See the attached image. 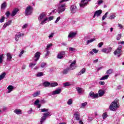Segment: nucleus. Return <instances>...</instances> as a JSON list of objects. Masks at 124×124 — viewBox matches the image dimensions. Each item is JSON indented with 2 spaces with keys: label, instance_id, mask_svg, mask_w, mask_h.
Masks as SVG:
<instances>
[{
  "label": "nucleus",
  "instance_id": "nucleus-1",
  "mask_svg": "<svg viewBox=\"0 0 124 124\" xmlns=\"http://www.w3.org/2000/svg\"><path fill=\"white\" fill-rule=\"evenodd\" d=\"M69 0H60L59 4L57 9V12L59 14H61V13H62V12L65 11V6L66 5L65 4H62V2H64L65 1H68Z\"/></svg>",
  "mask_w": 124,
  "mask_h": 124
},
{
  "label": "nucleus",
  "instance_id": "nucleus-2",
  "mask_svg": "<svg viewBox=\"0 0 124 124\" xmlns=\"http://www.w3.org/2000/svg\"><path fill=\"white\" fill-rule=\"evenodd\" d=\"M118 108H120V103H119V99H115L109 106V109L110 111H116Z\"/></svg>",
  "mask_w": 124,
  "mask_h": 124
},
{
  "label": "nucleus",
  "instance_id": "nucleus-3",
  "mask_svg": "<svg viewBox=\"0 0 124 124\" xmlns=\"http://www.w3.org/2000/svg\"><path fill=\"white\" fill-rule=\"evenodd\" d=\"M122 49H123V46L120 45L114 52V55H115V56H117L118 58H120V57L122 56V52H123Z\"/></svg>",
  "mask_w": 124,
  "mask_h": 124
},
{
  "label": "nucleus",
  "instance_id": "nucleus-4",
  "mask_svg": "<svg viewBox=\"0 0 124 124\" xmlns=\"http://www.w3.org/2000/svg\"><path fill=\"white\" fill-rule=\"evenodd\" d=\"M50 114V112H47L46 113H44L43 116L41 118L40 124H43V122H45V121L46 120L47 117H48V116H51Z\"/></svg>",
  "mask_w": 124,
  "mask_h": 124
},
{
  "label": "nucleus",
  "instance_id": "nucleus-5",
  "mask_svg": "<svg viewBox=\"0 0 124 124\" xmlns=\"http://www.w3.org/2000/svg\"><path fill=\"white\" fill-rule=\"evenodd\" d=\"M32 8L31 6H29L26 8L25 10V14L27 16L31 15L32 13Z\"/></svg>",
  "mask_w": 124,
  "mask_h": 124
},
{
  "label": "nucleus",
  "instance_id": "nucleus-6",
  "mask_svg": "<svg viewBox=\"0 0 124 124\" xmlns=\"http://www.w3.org/2000/svg\"><path fill=\"white\" fill-rule=\"evenodd\" d=\"M40 55H41L40 52H37L35 54L33 58H32V61H33V62H37V61H38V60H39V59L40 58Z\"/></svg>",
  "mask_w": 124,
  "mask_h": 124
},
{
  "label": "nucleus",
  "instance_id": "nucleus-7",
  "mask_svg": "<svg viewBox=\"0 0 124 124\" xmlns=\"http://www.w3.org/2000/svg\"><path fill=\"white\" fill-rule=\"evenodd\" d=\"M103 53H105L106 54H109V53H111L112 51V47H108V48H104L101 50Z\"/></svg>",
  "mask_w": 124,
  "mask_h": 124
},
{
  "label": "nucleus",
  "instance_id": "nucleus-8",
  "mask_svg": "<svg viewBox=\"0 0 124 124\" xmlns=\"http://www.w3.org/2000/svg\"><path fill=\"white\" fill-rule=\"evenodd\" d=\"M85 1H87V2H85ZM89 1H91V0H81V3L79 4L80 7L82 8L85 7V6L87 5L88 2H89Z\"/></svg>",
  "mask_w": 124,
  "mask_h": 124
},
{
  "label": "nucleus",
  "instance_id": "nucleus-9",
  "mask_svg": "<svg viewBox=\"0 0 124 124\" xmlns=\"http://www.w3.org/2000/svg\"><path fill=\"white\" fill-rule=\"evenodd\" d=\"M25 34L21 33L20 32H18L15 35V40L16 41H18L19 40V37H22V36H24Z\"/></svg>",
  "mask_w": 124,
  "mask_h": 124
},
{
  "label": "nucleus",
  "instance_id": "nucleus-10",
  "mask_svg": "<svg viewBox=\"0 0 124 124\" xmlns=\"http://www.w3.org/2000/svg\"><path fill=\"white\" fill-rule=\"evenodd\" d=\"M101 13H102V10H101L95 11L93 16V18H95V16L98 17V16H100V15H101Z\"/></svg>",
  "mask_w": 124,
  "mask_h": 124
},
{
  "label": "nucleus",
  "instance_id": "nucleus-11",
  "mask_svg": "<svg viewBox=\"0 0 124 124\" xmlns=\"http://www.w3.org/2000/svg\"><path fill=\"white\" fill-rule=\"evenodd\" d=\"M64 55H65V52L64 51L59 52L57 55V59H62Z\"/></svg>",
  "mask_w": 124,
  "mask_h": 124
},
{
  "label": "nucleus",
  "instance_id": "nucleus-12",
  "mask_svg": "<svg viewBox=\"0 0 124 124\" xmlns=\"http://www.w3.org/2000/svg\"><path fill=\"white\" fill-rule=\"evenodd\" d=\"M76 64V61H74L73 62L71 63L70 65V68L69 69H70L71 70H73L76 68V66L75 65Z\"/></svg>",
  "mask_w": 124,
  "mask_h": 124
},
{
  "label": "nucleus",
  "instance_id": "nucleus-13",
  "mask_svg": "<svg viewBox=\"0 0 124 124\" xmlns=\"http://www.w3.org/2000/svg\"><path fill=\"white\" fill-rule=\"evenodd\" d=\"M61 93H62V89L59 88L56 90L53 91L52 93V95H55L56 94H60Z\"/></svg>",
  "mask_w": 124,
  "mask_h": 124
},
{
  "label": "nucleus",
  "instance_id": "nucleus-14",
  "mask_svg": "<svg viewBox=\"0 0 124 124\" xmlns=\"http://www.w3.org/2000/svg\"><path fill=\"white\" fill-rule=\"evenodd\" d=\"M46 15H47V14H46V13H43L41 14L38 17V20L41 21L42 20V19H44V18H45V17H46Z\"/></svg>",
  "mask_w": 124,
  "mask_h": 124
},
{
  "label": "nucleus",
  "instance_id": "nucleus-15",
  "mask_svg": "<svg viewBox=\"0 0 124 124\" xmlns=\"http://www.w3.org/2000/svg\"><path fill=\"white\" fill-rule=\"evenodd\" d=\"M89 96L93 98H96V97H98V94H94V93L91 92L89 93Z\"/></svg>",
  "mask_w": 124,
  "mask_h": 124
},
{
  "label": "nucleus",
  "instance_id": "nucleus-16",
  "mask_svg": "<svg viewBox=\"0 0 124 124\" xmlns=\"http://www.w3.org/2000/svg\"><path fill=\"white\" fill-rule=\"evenodd\" d=\"M70 9L72 13H75L76 11H77V7L75 5H72L71 6Z\"/></svg>",
  "mask_w": 124,
  "mask_h": 124
},
{
  "label": "nucleus",
  "instance_id": "nucleus-17",
  "mask_svg": "<svg viewBox=\"0 0 124 124\" xmlns=\"http://www.w3.org/2000/svg\"><path fill=\"white\" fill-rule=\"evenodd\" d=\"M12 23V20H10L8 21V22L5 23L3 26V30H4V29H5L6 27H7L8 26H10Z\"/></svg>",
  "mask_w": 124,
  "mask_h": 124
},
{
  "label": "nucleus",
  "instance_id": "nucleus-18",
  "mask_svg": "<svg viewBox=\"0 0 124 124\" xmlns=\"http://www.w3.org/2000/svg\"><path fill=\"white\" fill-rule=\"evenodd\" d=\"M19 12V9L18 8H15L14 9L11 14L12 17H14L16 14H17V13Z\"/></svg>",
  "mask_w": 124,
  "mask_h": 124
},
{
  "label": "nucleus",
  "instance_id": "nucleus-19",
  "mask_svg": "<svg viewBox=\"0 0 124 124\" xmlns=\"http://www.w3.org/2000/svg\"><path fill=\"white\" fill-rule=\"evenodd\" d=\"M77 34V33L75 32H70L68 37L69 38H73V37H75V36Z\"/></svg>",
  "mask_w": 124,
  "mask_h": 124
},
{
  "label": "nucleus",
  "instance_id": "nucleus-20",
  "mask_svg": "<svg viewBox=\"0 0 124 124\" xmlns=\"http://www.w3.org/2000/svg\"><path fill=\"white\" fill-rule=\"evenodd\" d=\"M13 89H14V87H13V86L12 85H9L8 87H7V93H11V92H12V91H13Z\"/></svg>",
  "mask_w": 124,
  "mask_h": 124
},
{
  "label": "nucleus",
  "instance_id": "nucleus-21",
  "mask_svg": "<svg viewBox=\"0 0 124 124\" xmlns=\"http://www.w3.org/2000/svg\"><path fill=\"white\" fill-rule=\"evenodd\" d=\"M14 113L16 115H22L23 113H22V110L20 109H16L14 111Z\"/></svg>",
  "mask_w": 124,
  "mask_h": 124
},
{
  "label": "nucleus",
  "instance_id": "nucleus-22",
  "mask_svg": "<svg viewBox=\"0 0 124 124\" xmlns=\"http://www.w3.org/2000/svg\"><path fill=\"white\" fill-rule=\"evenodd\" d=\"M43 85L45 88H47V87H50L51 83L46 81L43 83Z\"/></svg>",
  "mask_w": 124,
  "mask_h": 124
},
{
  "label": "nucleus",
  "instance_id": "nucleus-23",
  "mask_svg": "<svg viewBox=\"0 0 124 124\" xmlns=\"http://www.w3.org/2000/svg\"><path fill=\"white\" fill-rule=\"evenodd\" d=\"M7 60L8 62H10L12 60V56L10 53H7Z\"/></svg>",
  "mask_w": 124,
  "mask_h": 124
},
{
  "label": "nucleus",
  "instance_id": "nucleus-24",
  "mask_svg": "<svg viewBox=\"0 0 124 124\" xmlns=\"http://www.w3.org/2000/svg\"><path fill=\"white\" fill-rule=\"evenodd\" d=\"M37 61H34V62H31L29 64V67H31V68H32V67H34V66H35L36 65Z\"/></svg>",
  "mask_w": 124,
  "mask_h": 124
},
{
  "label": "nucleus",
  "instance_id": "nucleus-25",
  "mask_svg": "<svg viewBox=\"0 0 124 124\" xmlns=\"http://www.w3.org/2000/svg\"><path fill=\"white\" fill-rule=\"evenodd\" d=\"M46 21H48V17H46L43 20H41L40 22V25L43 26V25H45L46 24Z\"/></svg>",
  "mask_w": 124,
  "mask_h": 124
},
{
  "label": "nucleus",
  "instance_id": "nucleus-26",
  "mask_svg": "<svg viewBox=\"0 0 124 124\" xmlns=\"http://www.w3.org/2000/svg\"><path fill=\"white\" fill-rule=\"evenodd\" d=\"M32 96H33V97H36V96H38V95H40V91H37L35 93H33L32 94Z\"/></svg>",
  "mask_w": 124,
  "mask_h": 124
},
{
  "label": "nucleus",
  "instance_id": "nucleus-27",
  "mask_svg": "<svg viewBox=\"0 0 124 124\" xmlns=\"http://www.w3.org/2000/svg\"><path fill=\"white\" fill-rule=\"evenodd\" d=\"M86 72V69L83 68L78 73V75H82V74H84Z\"/></svg>",
  "mask_w": 124,
  "mask_h": 124
},
{
  "label": "nucleus",
  "instance_id": "nucleus-28",
  "mask_svg": "<svg viewBox=\"0 0 124 124\" xmlns=\"http://www.w3.org/2000/svg\"><path fill=\"white\" fill-rule=\"evenodd\" d=\"M95 38H93V39H91V40H88L87 41V44L89 45L90 44V43H92V42H93V41H94V40H95Z\"/></svg>",
  "mask_w": 124,
  "mask_h": 124
},
{
  "label": "nucleus",
  "instance_id": "nucleus-29",
  "mask_svg": "<svg viewBox=\"0 0 124 124\" xmlns=\"http://www.w3.org/2000/svg\"><path fill=\"white\" fill-rule=\"evenodd\" d=\"M5 75H6L5 73H3L1 75H0V81H1V80H2V79L5 77Z\"/></svg>",
  "mask_w": 124,
  "mask_h": 124
},
{
  "label": "nucleus",
  "instance_id": "nucleus-30",
  "mask_svg": "<svg viewBox=\"0 0 124 124\" xmlns=\"http://www.w3.org/2000/svg\"><path fill=\"white\" fill-rule=\"evenodd\" d=\"M75 118L76 119V120L77 121H79V119H80V115H79V114H78V113H76L74 114Z\"/></svg>",
  "mask_w": 124,
  "mask_h": 124
},
{
  "label": "nucleus",
  "instance_id": "nucleus-31",
  "mask_svg": "<svg viewBox=\"0 0 124 124\" xmlns=\"http://www.w3.org/2000/svg\"><path fill=\"white\" fill-rule=\"evenodd\" d=\"M58 84L57 82L51 83H50V87L53 88L54 87H57V86H58Z\"/></svg>",
  "mask_w": 124,
  "mask_h": 124
},
{
  "label": "nucleus",
  "instance_id": "nucleus-32",
  "mask_svg": "<svg viewBox=\"0 0 124 124\" xmlns=\"http://www.w3.org/2000/svg\"><path fill=\"white\" fill-rule=\"evenodd\" d=\"M7 5L6 4V2H3L1 5V9H4V8H5V7H6Z\"/></svg>",
  "mask_w": 124,
  "mask_h": 124
},
{
  "label": "nucleus",
  "instance_id": "nucleus-33",
  "mask_svg": "<svg viewBox=\"0 0 124 124\" xmlns=\"http://www.w3.org/2000/svg\"><path fill=\"white\" fill-rule=\"evenodd\" d=\"M69 86H71V84L70 82H66L63 84V87L65 88V87H69Z\"/></svg>",
  "mask_w": 124,
  "mask_h": 124
},
{
  "label": "nucleus",
  "instance_id": "nucleus-34",
  "mask_svg": "<svg viewBox=\"0 0 124 124\" xmlns=\"http://www.w3.org/2000/svg\"><path fill=\"white\" fill-rule=\"evenodd\" d=\"M109 77V75H107L103 77H102L100 80H106V79H108V78Z\"/></svg>",
  "mask_w": 124,
  "mask_h": 124
},
{
  "label": "nucleus",
  "instance_id": "nucleus-35",
  "mask_svg": "<svg viewBox=\"0 0 124 124\" xmlns=\"http://www.w3.org/2000/svg\"><path fill=\"white\" fill-rule=\"evenodd\" d=\"M68 71H69V68L64 69L62 71V74H64V75L67 74V73H68Z\"/></svg>",
  "mask_w": 124,
  "mask_h": 124
},
{
  "label": "nucleus",
  "instance_id": "nucleus-36",
  "mask_svg": "<svg viewBox=\"0 0 124 124\" xmlns=\"http://www.w3.org/2000/svg\"><path fill=\"white\" fill-rule=\"evenodd\" d=\"M108 117V115L107 114V112H105L102 115V118L103 120H105V119H106V118H107Z\"/></svg>",
  "mask_w": 124,
  "mask_h": 124
},
{
  "label": "nucleus",
  "instance_id": "nucleus-37",
  "mask_svg": "<svg viewBox=\"0 0 124 124\" xmlns=\"http://www.w3.org/2000/svg\"><path fill=\"white\" fill-rule=\"evenodd\" d=\"M115 17H116V15H115V14H112L109 17V19H110V20H113V19H115Z\"/></svg>",
  "mask_w": 124,
  "mask_h": 124
},
{
  "label": "nucleus",
  "instance_id": "nucleus-38",
  "mask_svg": "<svg viewBox=\"0 0 124 124\" xmlns=\"http://www.w3.org/2000/svg\"><path fill=\"white\" fill-rule=\"evenodd\" d=\"M3 61V54H0V64L2 63Z\"/></svg>",
  "mask_w": 124,
  "mask_h": 124
},
{
  "label": "nucleus",
  "instance_id": "nucleus-39",
  "mask_svg": "<svg viewBox=\"0 0 124 124\" xmlns=\"http://www.w3.org/2000/svg\"><path fill=\"white\" fill-rule=\"evenodd\" d=\"M52 46H53V45L52 44H47L46 46V50H49V49H50V48H51V47H52Z\"/></svg>",
  "mask_w": 124,
  "mask_h": 124
},
{
  "label": "nucleus",
  "instance_id": "nucleus-40",
  "mask_svg": "<svg viewBox=\"0 0 124 124\" xmlns=\"http://www.w3.org/2000/svg\"><path fill=\"white\" fill-rule=\"evenodd\" d=\"M76 90L78 91V93H82V88L80 87H77Z\"/></svg>",
  "mask_w": 124,
  "mask_h": 124
},
{
  "label": "nucleus",
  "instance_id": "nucleus-41",
  "mask_svg": "<svg viewBox=\"0 0 124 124\" xmlns=\"http://www.w3.org/2000/svg\"><path fill=\"white\" fill-rule=\"evenodd\" d=\"M5 20V17L4 16H2L0 19V23H3Z\"/></svg>",
  "mask_w": 124,
  "mask_h": 124
},
{
  "label": "nucleus",
  "instance_id": "nucleus-42",
  "mask_svg": "<svg viewBox=\"0 0 124 124\" xmlns=\"http://www.w3.org/2000/svg\"><path fill=\"white\" fill-rule=\"evenodd\" d=\"M44 75V74L42 72H38L37 74L36 75L37 77H41V76H43Z\"/></svg>",
  "mask_w": 124,
  "mask_h": 124
},
{
  "label": "nucleus",
  "instance_id": "nucleus-43",
  "mask_svg": "<svg viewBox=\"0 0 124 124\" xmlns=\"http://www.w3.org/2000/svg\"><path fill=\"white\" fill-rule=\"evenodd\" d=\"M99 96H102L103 94H104V91H99Z\"/></svg>",
  "mask_w": 124,
  "mask_h": 124
},
{
  "label": "nucleus",
  "instance_id": "nucleus-44",
  "mask_svg": "<svg viewBox=\"0 0 124 124\" xmlns=\"http://www.w3.org/2000/svg\"><path fill=\"white\" fill-rule=\"evenodd\" d=\"M108 14V12L106 13L104 16H103L102 18V21H104L105 18L107 17V15Z\"/></svg>",
  "mask_w": 124,
  "mask_h": 124
},
{
  "label": "nucleus",
  "instance_id": "nucleus-45",
  "mask_svg": "<svg viewBox=\"0 0 124 124\" xmlns=\"http://www.w3.org/2000/svg\"><path fill=\"white\" fill-rule=\"evenodd\" d=\"M48 111H49V109L48 108H41V112H48Z\"/></svg>",
  "mask_w": 124,
  "mask_h": 124
},
{
  "label": "nucleus",
  "instance_id": "nucleus-46",
  "mask_svg": "<svg viewBox=\"0 0 124 124\" xmlns=\"http://www.w3.org/2000/svg\"><path fill=\"white\" fill-rule=\"evenodd\" d=\"M113 73V70L109 69L107 71V74H112Z\"/></svg>",
  "mask_w": 124,
  "mask_h": 124
},
{
  "label": "nucleus",
  "instance_id": "nucleus-47",
  "mask_svg": "<svg viewBox=\"0 0 124 124\" xmlns=\"http://www.w3.org/2000/svg\"><path fill=\"white\" fill-rule=\"evenodd\" d=\"M122 38V34H119L116 37L117 40H120Z\"/></svg>",
  "mask_w": 124,
  "mask_h": 124
},
{
  "label": "nucleus",
  "instance_id": "nucleus-48",
  "mask_svg": "<svg viewBox=\"0 0 124 124\" xmlns=\"http://www.w3.org/2000/svg\"><path fill=\"white\" fill-rule=\"evenodd\" d=\"M67 104L68 105H71V104H72V100L71 99H70L68 100Z\"/></svg>",
  "mask_w": 124,
  "mask_h": 124
},
{
  "label": "nucleus",
  "instance_id": "nucleus-49",
  "mask_svg": "<svg viewBox=\"0 0 124 124\" xmlns=\"http://www.w3.org/2000/svg\"><path fill=\"white\" fill-rule=\"evenodd\" d=\"M46 65H47V64L46 63H45V62H43L41 64V67H42L43 68L44 67H46Z\"/></svg>",
  "mask_w": 124,
  "mask_h": 124
},
{
  "label": "nucleus",
  "instance_id": "nucleus-50",
  "mask_svg": "<svg viewBox=\"0 0 124 124\" xmlns=\"http://www.w3.org/2000/svg\"><path fill=\"white\" fill-rule=\"evenodd\" d=\"M104 43L103 42H100V43L98 44V47L99 48H101V47H102V46L103 45Z\"/></svg>",
  "mask_w": 124,
  "mask_h": 124
},
{
  "label": "nucleus",
  "instance_id": "nucleus-51",
  "mask_svg": "<svg viewBox=\"0 0 124 124\" xmlns=\"http://www.w3.org/2000/svg\"><path fill=\"white\" fill-rule=\"evenodd\" d=\"M60 20H61V17L59 16L57 18L56 21L54 22V23H55V24H57V23H58V22H59V21H60Z\"/></svg>",
  "mask_w": 124,
  "mask_h": 124
},
{
  "label": "nucleus",
  "instance_id": "nucleus-52",
  "mask_svg": "<svg viewBox=\"0 0 124 124\" xmlns=\"http://www.w3.org/2000/svg\"><path fill=\"white\" fill-rule=\"evenodd\" d=\"M69 51H71V52H73L75 51V48L74 47H69Z\"/></svg>",
  "mask_w": 124,
  "mask_h": 124
},
{
  "label": "nucleus",
  "instance_id": "nucleus-53",
  "mask_svg": "<svg viewBox=\"0 0 124 124\" xmlns=\"http://www.w3.org/2000/svg\"><path fill=\"white\" fill-rule=\"evenodd\" d=\"M46 53L45 56H48V55L50 54V51H49V50H48V49H46Z\"/></svg>",
  "mask_w": 124,
  "mask_h": 124
},
{
  "label": "nucleus",
  "instance_id": "nucleus-54",
  "mask_svg": "<svg viewBox=\"0 0 124 124\" xmlns=\"http://www.w3.org/2000/svg\"><path fill=\"white\" fill-rule=\"evenodd\" d=\"M87 104H88V103H87V102L82 103L81 104V106H82V107H85V106H86Z\"/></svg>",
  "mask_w": 124,
  "mask_h": 124
},
{
  "label": "nucleus",
  "instance_id": "nucleus-55",
  "mask_svg": "<svg viewBox=\"0 0 124 124\" xmlns=\"http://www.w3.org/2000/svg\"><path fill=\"white\" fill-rule=\"evenodd\" d=\"M93 53H95V54H96V53H98V50L94 48L93 49Z\"/></svg>",
  "mask_w": 124,
  "mask_h": 124
},
{
  "label": "nucleus",
  "instance_id": "nucleus-56",
  "mask_svg": "<svg viewBox=\"0 0 124 124\" xmlns=\"http://www.w3.org/2000/svg\"><path fill=\"white\" fill-rule=\"evenodd\" d=\"M48 19V21H52V20H54V16H49Z\"/></svg>",
  "mask_w": 124,
  "mask_h": 124
},
{
  "label": "nucleus",
  "instance_id": "nucleus-57",
  "mask_svg": "<svg viewBox=\"0 0 124 124\" xmlns=\"http://www.w3.org/2000/svg\"><path fill=\"white\" fill-rule=\"evenodd\" d=\"M103 2V0H99L97 1L98 5H100V4H101V3H102Z\"/></svg>",
  "mask_w": 124,
  "mask_h": 124
},
{
  "label": "nucleus",
  "instance_id": "nucleus-58",
  "mask_svg": "<svg viewBox=\"0 0 124 124\" xmlns=\"http://www.w3.org/2000/svg\"><path fill=\"white\" fill-rule=\"evenodd\" d=\"M5 15L7 17H9V16L10 15V12H9V11H7L6 13H5Z\"/></svg>",
  "mask_w": 124,
  "mask_h": 124
},
{
  "label": "nucleus",
  "instance_id": "nucleus-59",
  "mask_svg": "<svg viewBox=\"0 0 124 124\" xmlns=\"http://www.w3.org/2000/svg\"><path fill=\"white\" fill-rule=\"evenodd\" d=\"M38 103H39V100L37 99V100L35 101L34 104L35 105H38Z\"/></svg>",
  "mask_w": 124,
  "mask_h": 124
},
{
  "label": "nucleus",
  "instance_id": "nucleus-60",
  "mask_svg": "<svg viewBox=\"0 0 124 124\" xmlns=\"http://www.w3.org/2000/svg\"><path fill=\"white\" fill-rule=\"evenodd\" d=\"M27 27H28V24H25L23 26L22 29H26Z\"/></svg>",
  "mask_w": 124,
  "mask_h": 124
},
{
  "label": "nucleus",
  "instance_id": "nucleus-61",
  "mask_svg": "<svg viewBox=\"0 0 124 124\" xmlns=\"http://www.w3.org/2000/svg\"><path fill=\"white\" fill-rule=\"evenodd\" d=\"M54 36V33H51L50 35L48 36L49 38H52Z\"/></svg>",
  "mask_w": 124,
  "mask_h": 124
},
{
  "label": "nucleus",
  "instance_id": "nucleus-62",
  "mask_svg": "<svg viewBox=\"0 0 124 124\" xmlns=\"http://www.w3.org/2000/svg\"><path fill=\"white\" fill-rule=\"evenodd\" d=\"M104 68V66L100 67L97 69V71H99V70H101V69H102V68Z\"/></svg>",
  "mask_w": 124,
  "mask_h": 124
},
{
  "label": "nucleus",
  "instance_id": "nucleus-63",
  "mask_svg": "<svg viewBox=\"0 0 124 124\" xmlns=\"http://www.w3.org/2000/svg\"><path fill=\"white\" fill-rule=\"evenodd\" d=\"M23 54H24V50H22L21 51V52L20 53L19 56V57H22V55H23Z\"/></svg>",
  "mask_w": 124,
  "mask_h": 124
},
{
  "label": "nucleus",
  "instance_id": "nucleus-64",
  "mask_svg": "<svg viewBox=\"0 0 124 124\" xmlns=\"http://www.w3.org/2000/svg\"><path fill=\"white\" fill-rule=\"evenodd\" d=\"M118 44L120 45V44H122V45H124V41H122V42H119Z\"/></svg>",
  "mask_w": 124,
  "mask_h": 124
}]
</instances>
